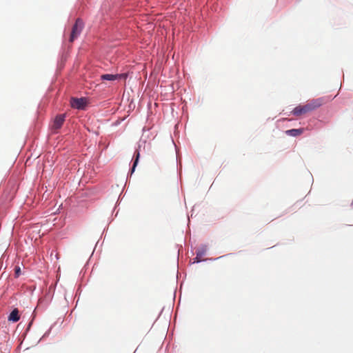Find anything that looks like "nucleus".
Listing matches in <instances>:
<instances>
[{
	"mask_svg": "<svg viewBox=\"0 0 353 353\" xmlns=\"http://www.w3.org/2000/svg\"><path fill=\"white\" fill-rule=\"evenodd\" d=\"M304 132L303 128H299V129H291L285 131V134L288 136L291 137H298L302 134Z\"/></svg>",
	"mask_w": 353,
	"mask_h": 353,
	"instance_id": "7",
	"label": "nucleus"
},
{
	"mask_svg": "<svg viewBox=\"0 0 353 353\" xmlns=\"http://www.w3.org/2000/svg\"><path fill=\"white\" fill-rule=\"evenodd\" d=\"M20 319L19 311L17 308H14L8 317V321L10 322H17Z\"/></svg>",
	"mask_w": 353,
	"mask_h": 353,
	"instance_id": "6",
	"label": "nucleus"
},
{
	"mask_svg": "<svg viewBox=\"0 0 353 353\" xmlns=\"http://www.w3.org/2000/svg\"><path fill=\"white\" fill-rule=\"evenodd\" d=\"M71 105L74 108L83 109L85 105V101L83 98L80 99H72Z\"/></svg>",
	"mask_w": 353,
	"mask_h": 353,
	"instance_id": "5",
	"label": "nucleus"
},
{
	"mask_svg": "<svg viewBox=\"0 0 353 353\" xmlns=\"http://www.w3.org/2000/svg\"><path fill=\"white\" fill-rule=\"evenodd\" d=\"M21 273V269L19 267L15 268V275L17 277H18L20 275Z\"/></svg>",
	"mask_w": 353,
	"mask_h": 353,
	"instance_id": "9",
	"label": "nucleus"
},
{
	"mask_svg": "<svg viewBox=\"0 0 353 353\" xmlns=\"http://www.w3.org/2000/svg\"><path fill=\"white\" fill-rule=\"evenodd\" d=\"M65 114H59L54 118L53 123L52 125V130L54 132L57 133L58 130H59L62 127L65 121Z\"/></svg>",
	"mask_w": 353,
	"mask_h": 353,
	"instance_id": "3",
	"label": "nucleus"
},
{
	"mask_svg": "<svg viewBox=\"0 0 353 353\" xmlns=\"http://www.w3.org/2000/svg\"><path fill=\"white\" fill-rule=\"evenodd\" d=\"M126 74H102L101 76V80H106V81H115L121 78H125Z\"/></svg>",
	"mask_w": 353,
	"mask_h": 353,
	"instance_id": "4",
	"label": "nucleus"
},
{
	"mask_svg": "<svg viewBox=\"0 0 353 353\" xmlns=\"http://www.w3.org/2000/svg\"><path fill=\"white\" fill-rule=\"evenodd\" d=\"M203 253H204L203 252H201V253H197L196 258H198V257H199V256H201Z\"/></svg>",
	"mask_w": 353,
	"mask_h": 353,
	"instance_id": "10",
	"label": "nucleus"
},
{
	"mask_svg": "<svg viewBox=\"0 0 353 353\" xmlns=\"http://www.w3.org/2000/svg\"><path fill=\"white\" fill-rule=\"evenodd\" d=\"M84 23L83 21L80 19H77L72 28V32L69 39L70 42H73L80 35Z\"/></svg>",
	"mask_w": 353,
	"mask_h": 353,
	"instance_id": "2",
	"label": "nucleus"
},
{
	"mask_svg": "<svg viewBox=\"0 0 353 353\" xmlns=\"http://www.w3.org/2000/svg\"><path fill=\"white\" fill-rule=\"evenodd\" d=\"M323 103L324 100L322 98L312 99L305 105L296 106L293 109L292 113L296 117H300L319 108Z\"/></svg>",
	"mask_w": 353,
	"mask_h": 353,
	"instance_id": "1",
	"label": "nucleus"
},
{
	"mask_svg": "<svg viewBox=\"0 0 353 353\" xmlns=\"http://www.w3.org/2000/svg\"><path fill=\"white\" fill-rule=\"evenodd\" d=\"M134 157H135V159H134V163H133V166H132V172H133L135 170V168L136 166L137 165V163L139 162V157H140V153L138 150H137L134 153Z\"/></svg>",
	"mask_w": 353,
	"mask_h": 353,
	"instance_id": "8",
	"label": "nucleus"
}]
</instances>
